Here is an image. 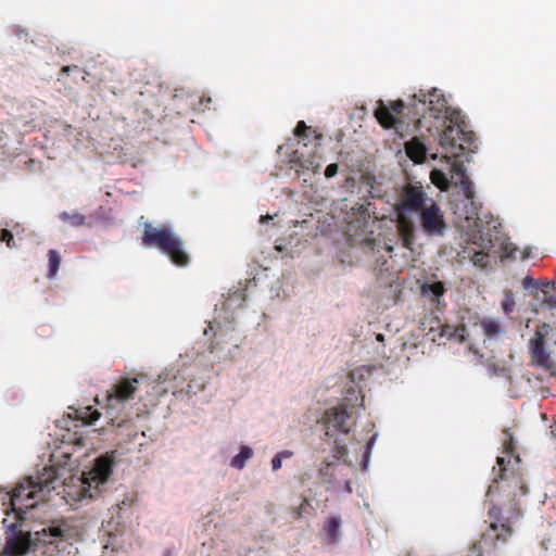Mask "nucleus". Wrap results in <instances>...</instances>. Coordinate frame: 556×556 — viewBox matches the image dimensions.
I'll list each match as a JSON object with an SVG mask.
<instances>
[{"label":"nucleus","mask_w":556,"mask_h":556,"mask_svg":"<svg viewBox=\"0 0 556 556\" xmlns=\"http://www.w3.org/2000/svg\"><path fill=\"white\" fill-rule=\"evenodd\" d=\"M38 543L37 538L31 539L30 533H15L7 539L3 553L7 556H24L36 549Z\"/></svg>","instance_id":"nucleus-11"},{"label":"nucleus","mask_w":556,"mask_h":556,"mask_svg":"<svg viewBox=\"0 0 556 556\" xmlns=\"http://www.w3.org/2000/svg\"><path fill=\"white\" fill-rule=\"evenodd\" d=\"M515 460H516V463H520V458L518 455L515 457Z\"/></svg>","instance_id":"nucleus-40"},{"label":"nucleus","mask_w":556,"mask_h":556,"mask_svg":"<svg viewBox=\"0 0 556 556\" xmlns=\"http://www.w3.org/2000/svg\"><path fill=\"white\" fill-rule=\"evenodd\" d=\"M450 329H451V327L446 326L443 329V333L446 334L448 338L457 339L459 342L466 341L467 329L464 325L456 327L453 332H450L448 331Z\"/></svg>","instance_id":"nucleus-25"},{"label":"nucleus","mask_w":556,"mask_h":556,"mask_svg":"<svg viewBox=\"0 0 556 556\" xmlns=\"http://www.w3.org/2000/svg\"><path fill=\"white\" fill-rule=\"evenodd\" d=\"M389 252H392L393 251V248L392 247H388L387 249Z\"/></svg>","instance_id":"nucleus-41"},{"label":"nucleus","mask_w":556,"mask_h":556,"mask_svg":"<svg viewBox=\"0 0 556 556\" xmlns=\"http://www.w3.org/2000/svg\"><path fill=\"white\" fill-rule=\"evenodd\" d=\"M503 434L505 437L503 447L507 459L506 457H497V473H495L493 482L489 486L488 496L492 498L495 494L504 492L507 496H513V498L508 505L497 506L493 504L489 508L490 526L482 534L481 540L469 548L467 556H482L483 546L496 549L501 545L506 544L514 533V521L521 516L515 498L517 495H525L527 488L521 478L515 475L514 471H509L507 467L511 463L515 452L514 438L509 429H505Z\"/></svg>","instance_id":"nucleus-1"},{"label":"nucleus","mask_w":556,"mask_h":556,"mask_svg":"<svg viewBox=\"0 0 556 556\" xmlns=\"http://www.w3.org/2000/svg\"><path fill=\"white\" fill-rule=\"evenodd\" d=\"M139 380L137 378H122L117 381L108 392L106 402L111 408L116 407L118 404L132 399L138 390Z\"/></svg>","instance_id":"nucleus-10"},{"label":"nucleus","mask_w":556,"mask_h":556,"mask_svg":"<svg viewBox=\"0 0 556 556\" xmlns=\"http://www.w3.org/2000/svg\"><path fill=\"white\" fill-rule=\"evenodd\" d=\"M342 519L340 516H330L325 519L320 529V538L325 544L333 545L341 541Z\"/></svg>","instance_id":"nucleus-13"},{"label":"nucleus","mask_w":556,"mask_h":556,"mask_svg":"<svg viewBox=\"0 0 556 556\" xmlns=\"http://www.w3.org/2000/svg\"><path fill=\"white\" fill-rule=\"evenodd\" d=\"M367 245H369L374 250L375 241L368 240Z\"/></svg>","instance_id":"nucleus-38"},{"label":"nucleus","mask_w":556,"mask_h":556,"mask_svg":"<svg viewBox=\"0 0 556 556\" xmlns=\"http://www.w3.org/2000/svg\"><path fill=\"white\" fill-rule=\"evenodd\" d=\"M552 328L543 324L540 326L534 336L530 339L529 349L531 354L532 364L544 368H549L551 359L549 353L545 350V338L548 336Z\"/></svg>","instance_id":"nucleus-9"},{"label":"nucleus","mask_w":556,"mask_h":556,"mask_svg":"<svg viewBox=\"0 0 556 556\" xmlns=\"http://www.w3.org/2000/svg\"><path fill=\"white\" fill-rule=\"evenodd\" d=\"M141 239L143 245L160 250L177 266L184 267L190 262L182 239L169 226L144 223Z\"/></svg>","instance_id":"nucleus-4"},{"label":"nucleus","mask_w":556,"mask_h":556,"mask_svg":"<svg viewBox=\"0 0 556 556\" xmlns=\"http://www.w3.org/2000/svg\"><path fill=\"white\" fill-rule=\"evenodd\" d=\"M405 152L414 163L421 164L426 160L427 148L418 137H413L405 143Z\"/></svg>","instance_id":"nucleus-14"},{"label":"nucleus","mask_w":556,"mask_h":556,"mask_svg":"<svg viewBox=\"0 0 556 556\" xmlns=\"http://www.w3.org/2000/svg\"><path fill=\"white\" fill-rule=\"evenodd\" d=\"M458 184H459V187H460L465 198L471 202L472 214L478 215L479 207L476 206L475 201H473L475 200V191H473V186H472L471 180L469 179V177H463L462 179H459Z\"/></svg>","instance_id":"nucleus-19"},{"label":"nucleus","mask_w":556,"mask_h":556,"mask_svg":"<svg viewBox=\"0 0 556 556\" xmlns=\"http://www.w3.org/2000/svg\"><path fill=\"white\" fill-rule=\"evenodd\" d=\"M114 466L113 455H102L94 460L92 468L83 473L81 494L83 496L94 497L100 486L110 478Z\"/></svg>","instance_id":"nucleus-7"},{"label":"nucleus","mask_w":556,"mask_h":556,"mask_svg":"<svg viewBox=\"0 0 556 556\" xmlns=\"http://www.w3.org/2000/svg\"><path fill=\"white\" fill-rule=\"evenodd\" d=\"M516 306V301L514 298V293L510 290H507L504 294V299L502 301V309L506 316H509Z\"/></svg>","instance_id":"nucleus-24"},{"label":"nucleus","mask_w":556,"mask_h":556,"mask_svg":"<svg viewBox=\"0 0 556 556\" xmlns=\"http://www.w3.org/2000/svg\"><path fill=\"white\" fill-rule=\"evenodd\" d=\"M93 418L92 420H97L100 417V414L98 412L92 414Z\"/></svg>","instance_id":"nucleus-39"},{"label":"nucleus","mask_w":556,"mask_h":556,"mask_svg":"<svg viewBox=\"0 0 556 556\" xmlns=\"http://www.w3.org/2000/svg\"><path fill=\"white\" fill-rule=\"evenodd\" d=\"M515 251H516V248L513 247V243L505 244L504 252H505L506 256H508V257L514 256Z\"/></svg>","instance_id":"nucleus-35"},{"label":"nucleus","mask_w":556,"mask_h":556,"mask_svg":"<svg viewBox=\"0 0 556 556\" xmlns=\"http://www.w3.org/2000/svg\"><path fill=\"white\" fill-rule=\"evenodd\" d=\"M493 244L491 240L483 241L480 244V250L475 251L470 256V260L476 266L485 267L488 265V258Z\"/></svg>","instance_id":"nucleus-17"},{"label":"nucleus","mask_w":556,"mask_h":556,"mask_svg":"<svg viewBox=\"0 0 556 556\" xmlns=\"http://www.w3.org/2000/svg\"><path fill=\"white\" fill-rule=\"evenodd\" d=\"M376 434L371 435V438L366 442V445H365V451H364V454H363V459H362V466L365 468L369 462V457H370V453H371V448L375 444V441H376Z\"/></svg>","instance_id":"nucleus-28"},{"label":"nucleus","mask_w":556,"mask_h":556,"mask_svg":"<svg viewBox=\"0 0 556 556\" xmlns=\"http://www.w3.org/2000/svg\"><path fill=\"white\" fill-rule=\"evenodd\" d=\"M377 339H378V340H382V334H379V336L377 337Z\"/></svg>","instance_id":"nucleus-42"},{"label":"nucleus","mask_w":556,"mask_h":556,"mask_svg":"<svg viewBox=\"0 0 556 556\" xmlns=\"http://www.w3.org/2000/svg\"><path fill=\"white\" fill-rule=\"evenodd\" d=\"M338 168H339V167H338V164H336V163H331V164H329V165L326 167V169H325V176H326L327 178H331V177L336 176V175H337V173H338Z\"/></svg>","instance_id":"nucleus-32"},{"label":"nucleus","mask_w":556,"mask_h":556,"mask_svg":"<svg viewBox=\"0 0 556 556\" xmlns=\"http://www.w3.org/2000/svg\"><path fill=\"white\" fill-rule=\"evenodd\" d=\"M375 117L377 118L378 123L386 129L396 127V116H394L390 109L387 105H384L382 100L378 101V106L375 110Z\"/></svg>","instance_id":"nucleus-15"},{"label":"nucleus","mask_w":556,"mask_h":556,"mask_svg":"<svg viewBox=\"0 0 556 556\" xmlns=\"http://www.w3.org/2000/svg\"><path fill=\"white\" fill-rule=\"evenodd\" d=\"M334 460H324L318 469L320 481L327 485V490L336 493H352V478L355 476V467L351 463H341L346 456L345 444H337L331 450Z\"/></svg>","instance_id":"nucleus-5"},{"label":"nucleus","mask_w":556,"mask_h":556,"mask_svg":"<svg viewBox=\"0 0 556 556\" xmlns=\"http://www.w3.org/2000/svg\"><path fill=\"white\" fill-rule=\"evenodd\" d=\"M522 287L525 289H530V288H536L538 287V282L530 276H527L522 279Z\"/></svg>","instance_id":"nucleus-33"},{"label":"nucleus","mask_w":556,"mask_h":556,"mask_svg":"<svg viewBox=\"0 0 556 556\" xmlns=\"http://www.w3.org/2000/svg\"><path fill=\"white\" fill-rule=\"evenodd\" d=\"M0 240L4 242L9 248L15 247L14 237L12 232L8 229H2L0 235Z\"/></svg>","instance_id":"nucleus-29"},{"label":"nucleus","mask_w":556,"mask_h":556,"mask_svg":"<svg viewBox=\"0 0 556 556\" xmlns=\"http://www.w3.org/2000/svg\"><path fill=\"white\" fill-rule=\"evenodd\" d=\"M452 170L455 175L462 179L463 177H468L466 174V168L462 162L455 161L452 165Z\"/></svg>","instance_id":"nucleus-30"},{"label":"nucleus","mask_w":556,"mask_h":556,"mask_svg":"<svg viewBox=\"0 0 556 556\" xmlns=\"http://www.w3.org/2000/svg\"><path fill=\"white\" fill-rule=\"evenodd\" d=\"M60 218L63 222L68 223L70 225H72L74 227L83 226L86 223V217L83 214L77 213V212H74V213L63 212V213H61Z\"/></svg>","instance_id":"nucleus-23"},{"label":"nucleus","mask_w":556,"mask_h":556,"mask_svg":"<svg viewBox=\"0 0 556 556\" xmlns=\"http://www.w3.org/2000/svg\"><path fill=\"white\" fill-rule=\"evenodd\" d=\"M321 424L325 434L334 440V445L340 444L338 437L349 434L354 425L352 412L344 404L330 407L324 413Z\"/></svg>","instance_id":"nucleus-8"},{"label":"nucleus","mask_w":556,"mask_h":556,"mask_svg":"<svg viewBox=\"0 0 556 556\" xmlns=\"http://www.w3.org/2000/svg\"><path fill=\"white\" fill-rule=\"evenodd\" d=\"M77 68H78V66H76V65H73V66L66 65V66L62 67L61 72H62V74L68 75L73 70H77Z\"/></svg>","instance_id":"nucleus-36"},{"label":"nucleus","mask_w":556,"mask_h":556,"mask_svg":"<svg viewBox=\"0 0 556 556\" xmlns=\"http://www.w3.org/2000/svg\"><path fill=\"white\" fill-rule=\"evenodd\" d=\"M48 262H49V278H54L59 270L61 264V257L56 250H49L48 252Z\"/></svg>","instance_id":"nucleus-22"},{"label":"nucleus","mask_w":556,"mask_h":556,"mask_svg":"<svg viewBox=\"0 0 556 556\" xmlns=\"http://www.w3.org/2000/svg\"><path fill=\"white\" fill-rule=\"evenodd\" d=\"M396 230L402 244L413 251L416 239V225L410 218L416 213L419 218L421 231L428 237H442L446 229L444 212L439 203L428 195L420 182L406 184L402 187L397 202Z\"/></svg>","instance_id":"nucleus-3"},{"label":"nucleus","mask_w":556,"mask_h":556,"mask_svg":"<svg viewBox=\"0 0 556 556\" xmlns=\"http://www.w3.org/2000/svg\"><path fill=\"white\" fill-rule=\"evenodd\" d=\"M544 302H547V303H549L551 305L556 304V300H553L552 298H551V299H547L546 296L544 298Z\"/></svg>","instance_id":"nucleus-37"},{"label":"nucleus","mask_w":556,"mask_h":556,"mask_svg":"<svg viewBox=\"0 0 556 556\" xmlns=\"http://www.w3.org/2000/svg\"><path fill=\"white\" fill-rule=\"evenodd\" d=\"M388 108L390 109L392 114L395 116L403 112L405 104L402 100H396V101L391 102L390 106H388Z\"/></svg>","instance_id":"nucleus-31"},{"label":"nucleus","mask_w":556,"mask_h":556,"mask_svg":"<svg viewBox=\"0 0 556 556\" xmlns=\"http://www.w3.org/2000/svg\"><path fill=\"white\" fill-rule=\"evenodd\" d=\"M409 111L416 122L421 125V119L433 118L443 127L439 135V144L445 157H459L466 151L476 149V138L469 129L464 115L459 110L447 106L444 96L435 88L425 92L420 90L413 96Z\"/></svg>","instance_id":"nucleus-2"},{"label":"nucleus","mask_w":556,"mask_h":556,"mask_svg":"<svg viewBox=\"0 0 556 556\" xmlns=\"http://www.w3.org/2000/svg\"><path fill=\"white\" fill-rule=\"evenodd\" d=\"M253 455L252 448L248 446H242L239 454L236 455L231 460V466L237 469H242L245 465V462L250 459Z\"/></svg>","instance_id":"nucleus-21"},{"label":"nucleus","mask_w":556,"mask_h":556,"mask_svg":"<svg viewBox=\"0 0 556 556\" xmlns=\"http://www.w3.org/2000/svg\"><path fill=\"white\" fill-rule=\"evenodd\" d=\"M431 182L442 191H447L450 188V180L446 175L440 169H433L430 173Z\"/></svg>","instance_id":"nucleus-20"},{"label":"nucleus","mask_w":556,"mask_h":556,"mask_svg":"<svg viewBox=\"0 0 556 556\" xmlns=\"http://www.w3.org/2000/svg\"><path fill=\"white\" fill-rule=\"evenodd\" d=\"M54 472L52 469L46 470L42 477L27 478L24 482L17 484L10 493V503L12 510L17 515L26 513L34 508L40 500L51 490H54Z\"/></svg>","instance_id":"nucleus-6"},{"label":"nucleus","mask_w":556,"mask_h":556,"mask_svg":"<svg viewBox=\"0 0 556 556\" xmlns=\"http://www.w3.org/2000/svg\"><path fill=\"white\" fill-rule=\"evenodd\" d=\"M308 506H309V501L307 498H303L301 505L294 510L295 518H301L302 511H304V509Z\"/></svg>","instance_id":"nucleus-34"},{"label":"nucleus","mask_w":556,"mask_h":556,"mask_svg":"<svg viewBox=\"0 0 556 556\" xmlns=\"http://www.w3.org/2000/svg\"><path fill=\"white\" fill-rule=\"evenodd\" d=\"M63 533L64 531L59 526H49L42 528L40 531H36L35 535H37V541L41 542L43 545L40 556H64L59 545L55 544L58 539L63 538Z\"/></svg>","instance_id":"nucleus-12"},{"label":"nucleus","mask_w":556,"mask_h":556,"mask_svg":"<svg viewBox=\"0 0 556 556\" xmlns=\"http://www.w3.org/2000/svg\"><path fill=\"white\" fill-rule=\"evenodd\" d=\"M293 455L291 451H282L277 453L274 458L271 459V467L273 470H278L282 466V459L283 458H290Z\"/></svg>","instance_id":"nucleus-26"},{"label":"nucleus","mask_w":556,"mask_h":556,"mask_svg":"<svg viewBox=\"0 0 556 556\" xmlns=\"http://www.w3.org/2000/svg\"><path fill=\"white\" fill-rule=\"evenodd\" d=\"M307 132H314L311 127H308L304 121H300L294 128V136L299 139L304 140L307 138Z\"/></svg>","instance_id":"nucleus-27"},{"label":"nucleus","mask_w":556,"mask_h":556,"mask_svg":"<svg viewBox=\"0 0 556 556\" xmlns=\"http://www.w3.org/2000/svg\"><path fill=\"white\" fill-rule=\"evenodd\" d=\"M479 327L488 339H496L503 333L501 323L494 318H484L480 320Z\"/></svg>","instance_id":"nucleus-16"},{"label":"nucleus","mask_w":556,"mask_h":556,"mask_svg":"<svg viewBox=\"0 0 556 556\" xmlns=\"http://www.w3.org/2000/svg\"><path fill=\"white\" fill-rule=\"evenodd\" d=\"M446 289L442 281L433 283H425L421 287V292L426 296H430L432 302L439 301V299L445 293Z\"/></svg>","instance_id":"nucleus-18"}]
</instances>
